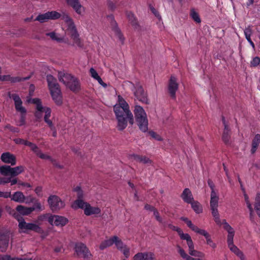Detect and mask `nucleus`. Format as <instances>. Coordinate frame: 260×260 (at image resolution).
<instances>
[{
    "instance_id": "1",
    "label": "nucleus",
    "mask_w": 260,
    "mask_h": 260,
    "mask_svg": "<svg viewBox=\"0 0 260 260\" xmlns=\"http://www.w3.org/2000/svg\"><path fill=\"white\" fill-rule=\"evenodd\" d=\"M113 110L117 121V127L118 130L125 129L128 121L131 125L134 124V116L129 110L128 104L120 95H118V102L114 106Z\"/></svg>"
},
{
    "instance_id": "2",
    "label": "nucleus",
    "mask_w": 260,
    "mask_h": 260,
    "mask_svg": "<svg viewBox=\"0 0 260 260\" xmlns=\"http://www.w3.org/2000/svg\"><path fill=\"white\" fill-rule=\"evenodd\" d=\"M61 19L63 20L62 29L66 34L69 35L74 43L78 46H81V42L79 38V34L73 18L67 13L63 12L61 14Z\"/></svg>"
},
{
    "instance_id": "3",
    "label": "nucleus",
    "mask_w": 260,
    "mask_h": 260,
    "mask_svg": "<svg viewBox=\"0 0 260 260\" xmlns=\"http://www.w3.org/2000/svg\"><path fill=\"white\" fill-rule=\"evenodd\" d=\"M47 81L52 100L57 105H61L62 104V96L56 79L53 76L48 75Z\"/></svg>"
},
{
    "instance_id": "4",
    "label": "nucleus",
    "mask_w": 260,
    "mask_h": 260,
    "mask_svg": "<svg viewBox=\"0 0 260 260\" xmlns=\"http://www.w3.org/2000/svg\"><path fill=\"white\" fill-rule=\"evenodd\" d=\"M169 227L172 230L175 231L178 233L181 239L186 241V244L188 247V252L190 255L199 257L204 256V254L202 252L194 249L193 242L190 236L188 234L184 233L182 230L177 226L169 225Z\"/></svg>"
},
{
    "instance_id": "5",
    "label": "nucleus",
    "mask_w": 260,
    "mask_h": 260,
    "mask_svg": "<svg viewBox=\"0 0 260 260\" xmlns=\"http://www.w3.org/2000/svg\"><path fill=\"white\" fill-rule=\"evenodd\" d=\"M13 216L17 219L18 221L19 232L20 233H26L28 231H33L39 234L44 233V230L37 223H27L21 217H20L17 213L13 211Z\"/></svg>"
},
{
    "instance_id": "6",
    "label": "nucleus",
    "mask_w": 260,
    "mask_h": 260,
    "mask_svg": "<svg viewBox=\"0 0 260 260\" xmlns=\"http://www.w3.org/2000/svg\"><path fill=\"white\" fill-rule=\"evenodd\" d=\"M134 112L139 129L143 132H146L148 129V120L145 110L140 106L136 105Z\"/></svg>"
},
{
    "instance_id": "7",
    "label": "nucleus",
    "mask_w": 260,
    "mask_h": 260,
    "mask_svg": "<svg viewBox=\"0 0 260 260\" xmlns=\"http://www.w3.org/2000/svg\"><path fill=\"white\" fill-rule=\"evenodd\" d=\"M59 80L62 82L71 90L76 92L80 88L78 80L70 74L59 72L58 74Z\"/></svg>"
},
{
    "instance_id": "8",
    "label": "nucleus",
    "mask_w": 260,
    "mask_h": 260,
    "mask_svg": "<svg viewBox=\"0 0 260 260\" xmlns=\"http://www.w3.org/2000/svg\"><path fill=\"white\" fill-rule=\"evenodd\" d=\"M74 209L81 208L84 210V214L87 216L97 215L101 214V209L96 206H92L89 203L82 200H77L72 205Z\"/></svg>"
},
{
    "instance_id": "9",
    "label": "nucleus",
    "mask_w": 260,
    "mask_h": 260,
    "mask_svg": "<svg viewBox=\"0 0 260 260\" xmlns=\"http://www.w3.org/2000/svg\"><path fill=\"white\" fill-rule=\"evenodd\" d=\"M219 196L215 191L211 192V198L210 202V206L211 211V214L213 217L215 223L219 225H221V220L220 218L218 210Z\"/></svg>"
},
{
    "instance_id": "10",
    "label": "nucleus",
    "mask_w": 260,
    "mask_h": 260,
    "mask_svg": "<svg viewBox=\"0 0 260 260\" xmlns=\"http://www.w3.org/2000/svg\"><path fill=\"white\" fill-rule=\"evenodd\" d=\"M48 203L50 208L53 211L59 210L65 206V203L59 197L55 195H51L48 199Z\"/></svg>"
},
{
    "instance_id": "11",
    "label": "nucleus",
    "mask_w": 260,
    "mask_h": 260,
    "mask_svg": "<svg viewBox=\"0 0 260 260\" xmlns=\"http://www.w3.org/2000/svg\"><path fill=\"white\" fill-rule=\"evenodd\" d=\"M61 17V14L55 11H49L44 14H39L35 19V21H38L41 23L47 21L49 20L58 19Z\"/></svg>"
},
{
    "instance_id": "12",
    "label": "nucleus",
    "mask_w": 260,
    "mask_h": 260,
    "mask_svg": "<svg viewBox=\"0 0 260 260\" xmlns=\"http://www.w3.org/2000/svg\"><path fill=\"white\" fill-rule=\"evenodd\" d=\"M67 5L71 7L75 13L82 15L85 11V8L81 4L80 0H65Z\"/></svg>"
},
{
    "instance_id": "13",
    "label": "nucleus",
    "mask_w": 260,
    "mask_h": 260,
    "mask_svg": "<svg viewBox=\"0 0 260 260\" xmlns=\"http://www.w3.org/2000/svg\"><path fill=\"white\" fill-rule=\"evenodd\" d=\"M48 221L52 225L62 227L68 223V219L61 216L50 215L48 218Z\"/></svg>"
},
{
    "instance_id": "14",
    "label": "nucleus",
    "mask_w": 260,
    "mask_h": 260,
    "mask_svg": "<svg viewBox=\"0 0 260 260\" xmlns=\"http://www.w3.org/2000/svg\"><path fill=\"white\" fill-rule=\"evenodd\" d=\"M75 249L78 255L82 256L84 258H90L91 256V254L88 249L86 246L82 243H76Z\"/></svg>"
},
{
    "instance_id": "15",
    "label": "nucleus",
    "mask_w": 260,
    "mask_h": 260,
    "mask_svg": "<svg viewBox=\"0 0 260 260\" xmlns=\"http://www.w3.org/2000/svg\"><path fill=\"white\" fill-rule=\"evenodd\" d=\"M28 103H31L36 105V112L35 113V117L38 119H40L43 116V113H44V107L42 105L41 101L40 99L35 98L27 100Z\"/></svg>"
},
{
    "instance_id": "16",
    "label": "nucleus",
    "mask_w": 260,
    "mask_h": 260,
    "mask_svg": "<svg viewBox=\"0 0 260 260\" xmlns=\"http://www.w3.org/2000/svg\"><path fill=\"white\" fill-rule=\"evenodd\" d=\"M133 86V90L136 98L140 102L146 103L148 101L147 95L141 85L137 84L135 86Z\"/></svg>"
},
{
    "instance_id": "17",
    "label": "nucleus",
    "mask_w": 260,
    "mask_h": 260,
    "mask_svg": "<svg viewBox=\"0 0 260 260\" xmlns=\"http://www.w3.org/2000/svg\"><path fill=\"white\" fill-rule=\"evenodd\" d=\"M11 236L10 231L0 232V248L2 251H5L7 249Z\"/></svg>"
},
{
    "instance_id": "18",
    "label": "nucleus",
    "mask_w": 260,
    "mask_h": 260,
    "mask_svg": "<svg viewBox=\"0 0 260 260\" xmlns=\"http://www.w3.org/2000/svg\"><path fill=\"white\" fill-rule=\"evenodd\" d=\"M133 260H157L154 253L150 251L138 252L136 254Z\"/></svg>"
},
{
    "instance_id": "19",
    "label": "nucleus",
    "mask_w": 260,
    "mask_h": 260,
    "mask_svg": "<svg viewBox=\"0 0 260 260\" xmlns=\"http://www.w3.org/2000/svg\"><path fill=\"white\" fill-rule=\"evenodd\" d=\"M11 98L14 101L15 107L16 111L21 113L22 114H25L26 111L25 108L22 106V102L20 98L16 94H12Z\"/></svg>"
},
{
    "instance_id": "20",
    "label": "nucleus",
    "mask_w": 260,
    "mask_h": 260,
    "mask_svg": "<svg viewBox=\"0 0 260 260\" xmlns=\"http://www.w3.org/2000/svg\"><path fill=\"white\" fill-rule=\"evenodd\" d=\"M178 88V84L176 78L174 76H171L169 83L168 89L171 96L173 98H175L176 92Z\"/></svg>"
},
{
    "instance_id": "21",
    "label": "nucleus",
    "mask_w": 260,
    "mask_h": 260,
    "mask_svg": "<svg viewBox=\"0 0 260 260\" xmlns=\"http://www.w3.org/2000/svg\"><path fill=\"white\" fill-rule=\"evenodd\" d=\"M223 228L228 232L227 242L233 241L235 235V230L234 229L226 222V220L223 219L221 221V225Z\"/></svg>"
},
{
    "instance_id": "22",
    "label": "nucleus",
    "mask_w": 260,
    "mask_h": 260,
    "mask_svg": "<svg viewBox=\"0 0 260 260\" xmlns=\"http://www.w3.org/2000/svg\"><path fill=\"white\" fill-rule=\"evenodd\" d=\"M1 160L5 163L14 166L16 163V157L10 152L3 153L1 157Z\"/></svg>"
},
{
    "instance_id": "23",
    "label": "nucleus",
    "mask_w": 260,
    "mask_h": 260,
    "mask_svg": "<svg viewBox=\"0 0 260 260\" xmlns=\"http://www.w3.org/2000/svg\"><path fill=\"white\" fill-rule=\"evenodd\" d=\"M230 250L238 256L241 260H245L243 253L234 244V240L227 242Z\"/></svg>"
},
{
    "instance_id": "24",
    "label": "nucleus",
    "mask_w": 260,
    "mask_h": 260,
    "mask_svg": "<svg viewBox=\"0 0 260 260\" xmlns=\"http://www.w3.org/2000/svg\"><path fill=\"white\" fill-rule=\"evenodd\" d=\"M16 211L20 214L24 216L29 215L34 211L35 208L27 207L23 205H18L16 208Z\"/></svg>"
},
{
    "instance_id": "25",
    "label": "nucleus",
    "mask_w": 260,
    "mask_h": 260,
    "mask_svg": "<svg viewBox=\"0 0 260 260\" xmlns=\"http://www.w3.org/2000/svg\"><path fill=\"white\" fill-rule=\"evenodd\" d=\"M11 200L15 202L23 203L25 202V196L19 191L15 192L12 195L11 194Z\"/></svg>"
},
{
    "instance_id": "26",
    "label": "nucleus",
    "mask_w": 260,
    "mask_h": 260,
    "mask_svg": "<svg viewBox=\"0 0 260 260\" xmlns=\"http://www.w3.org/2000/svg\"><path fill=\"white\" fill-rule=\"evenodd\" d=\"M205 238L206 240V243L210 247L214 249L216 247V244L214 243L211 239L210 235L205 230H203L199 234Z\"/></svg>"
},
{
    "instance_id": "27",
    "label": "nucleus",
    "mask_w": 260,
    "mask_h": 260,
    "mask_svg": "<svg viewBox=\"0 0 260 260\" xmlns=\"http://www.w3.org/2000/svg\"><path fill=\"white\" fill-rule=\"evenodd\" d=\"M29 78V77L24 78H21L18 77H13L9 75L1 76L2 81H10L13 83L19 82L21 80H27Z\"/></svg>"
},
{
    "instance_id": "28",
    "label": "nucleus",
    "mask_w": 260,
    "mask_h": 260,
    "mask_svg": "<svg viewBox=\"0 0 260 260\" xmlns=\"http://www.w3.org/2000/svg\"><path fill=\"white\" fill-rule=\"evenodd\" d=\"M181 198L184 202L187 203H191L193 200L192 193L188 188H185L184 189L181 194Z\"/></svg>"
},
{
    "instance_id": "29",
    "label": "nucleus",
    "mask_w": 260,
    "mask_h": 260,
    "mask_svg": "<svg viewBox=\"0 0 260 260\" xmlns=\"http://www.w3.org/2000/svg\"><path fill=\"white\" fill-rule=\"evenodd\" d=\"M89 73L91 77L93 78L94 79L97 80L98 83L101 86H102L104 88H106L107 87V84L103 81L101 78L99 76L97 72L93 68H92L90 69Z\"/></svg>"
},
{
    "instance_id": "30",
    "label": "nucleus",
    "mask_w": 260,
    "mask_h": 260,
    "mask_svg": "<svg viewBox=\"0 0 260 260\" xmlns=\"http://www.w3.org/2000/svg\"><path fill=\"white\" fill-rule=\"evenodd\" d=\"M260 143V135L256 134L254 137L252 141L251 149L250 150L251 154H254L256 152Z\"/></svg>"
},
{
    "instance_id": "31",
    "label": "nucleus",
    "mask_w": 260,
    "mask_h": 260,
    "mask_svg": "<svg viewBox=\"0 0 260 260\" xmlns=\"http://www.w3.org/2000/svg\"><path fill=\"white\" fill-rule=\"evenodd\" d=\"M44 120L48 124L51 129H53L54 127L51 120H49V118L51 116V110L50 108L44 107Z\"/></svg>"
},
{
    "instance_id": "32",
    "label": "nucleus",
    "mask_w": 260,
    "mask_h": 260,
    "mask_svg": "<svg viewBox=\"0 0 260 260\" xmlns=\"http://www.w3.org/2000/svg\"><path fill=\"white\" fill-rule=\"evenodd\" d=\"M222 121L224 126V128L222 135V139L223 141L226 143L229 141L230 136V129L229 127V126L225 123V120L223 118L222 119Z\"/></svg>"
},
{
    "instance_id": "33",
    "label": "nucleus",
    "mask_w": 260,
    "mask_h": 260,
    "mask_svg": "<svg viewBox=\"0 0 260 260\" xmlns=\"http://www.w3.org/2000/svg\"><path fill=\"white\" fill-rule=\"evenodd\" d=\"M178 253L181 257L185 260H200L199 258H194L188 255L184 250L179 245L177 246Z\"/></svg>"
},
{
    "instance_id": "34",
    "label": "nucleus",
    "mask_w": 260,
    "mask_h": 260,
    "mask_svg": "<svg viewBox=\"0 0 260 260\" xmlns=\"http://www.w3.org/2000/svg\"><path fill=\"white\" fill-rule=\"evenodd\" d=\"M24 171V167L22 166H17L14 168L11 167L10 176H16L22 173Z\"/></svg>"
},
{
    "instance_id": "35",
    "label": "nucleus",
    "mask_w": 260,
    "mask_h": 260,
    "mask_svg": "<svg viewBox=\"0 0 260 260\" xmlns=\"http://www.w3.org/2000/svg\"><path fill=\"white\" fill-rule=\"evenodd\" d=\"M134 159L137 162H139L144 164H151V160L144 156H140L138 155H134Z\"/></svg>"
},
{
    "instance_id": "36",
    "label": "nucleus",
    "mask_w": 260,
    "mask_h": 260,
    "mask_svg": "<svg viewBox=\"0 0 260 260\" xmlns=\"http://www.w3.org/2000/svg\"><path fill=\"white\" fill-rule=\"evenodd\" d=\"M114 26L112 28V30L114 33L115 35L117 37V38L122 42L123 43L124 41V37L122 35L119 28L117 27V24L115 21H113Z\"/></svg>"
},
{
    "instance_id": "37",
    "label": "nucleus",
    "mask_w": 260,
    "mask_h": 260,
    "mask_svg": "<svg viewBox=\"0 0 260 260\" xmlns=\"http://www.w3.org/2000/svg\"><path fill=\"white\" fill-rule=\"evenodd\" d=\"M114 244V236L102 242L100 245L101 250H104L107 247H110Z\"/></svg>"
},
{
    "instance_id": "38",
    "label": "nucleus",
    "mask_w": 260,
    "mask_h": 260,
    "mask_svg": "<svg viewBox=\"0 0 260 260\" xmlns=\"http://www.w3.org/2000/svg\"><path fill=\"white\" fill-rule=\"evenodd\" d=\"M191 205V207L196 213L199 214L202 212V208L200 204L193 200L191 203H189Z\"/></svg>"
},
{
    "instance_id": "39",
    "label": "nucleus",
    "mask_w": 260,
    "mask_h": 260,
    "mask_svg": "<svg viewBox=\"0 0 260 260\" xmlns=\"http://www.w3.org/2000/svg\"><path fill=\"white\" fill-rule=\"evenodd\" d=\"M127 17L131 24L135 28H137L138 26V22L134 14L132 12H128L127 13Z\"/></svg>"
},
{
    "instance_id": "40",
    "label": "nucleus",
    "mask_w": 260,
    "mask_h": 260,
    "mask_svg": "<svg viewBox=\"0 0 260 260\" xmlns=\"http://www.w3.org/2000/svg\"><path fill=\"white\" fill-rule=\"evenodd\" d=\"M46 36L49 37L52 40L56 41L58 42H62L63 41V38L59 36L55 32H51L46 34Z\"/></svg>"
},
{
    "instance_id": "41",
    "label": "nucleus",
    "mask_w": 260,
    "mask_h": 260,
    "mask_svg": "<svg viewBox=\"0 0 260 260\" xmlns=\"http://www.w3.org/2000/svg\"><path fill=\"white\" fill-rule=\"evenodd\" d=\"M114 244H115L117 248L119 250L124 248V246L126 245L117 236H114Z\"/></svg>"
},
{
    "instance_id": "42",
    "label": "nucleus",
    "mask_w": 260,
    "mask_h": 260,
    "mask_svg": "<svg viewBox=\"0 0 260 260\" xmlns=\"http://www.w3.org/2000/svg\"><path fill=\"white\" fill-rule=\"evenodd\" d=\"M11 167L4 165L0 166V173L4 176L10 175Z\"/></svg>"
},
{
    "instance_id": "43",
    "label": "nucleus",
    "mask_w": 260,
    "mask_h": 260,
    "mask_svg": "<svg viewBox=\"0 0 260 260\" xmlns=\"http://www.w3.org/2000/svg\"><path fill=\"white\" fill-rule=\"evenodd\" d=\"M186 223L192 231H194L196 233L200 234L201 232V231L203 230L199 228L197 226L193 224L190 220L187 221Z\"/></svg>"
},
{
    "instance_id": "44",
    "label": "nucleus",
    "mask_w": 260,
    "mask_h": 260,
    "mask_svg": "<svg viewBox=\"0 0 260 260\" xmlns=\"http://www.w3.org/2000/svg\"><path fill=\"white\" fill-rule=\"evenodd\" d=\"M190 15L196 22L199 23L201 22L199 14L194 9L190 10Z\"/></svg>"
},
{
    "instance_id": "45",
    "label": "nucleus",
    "mask_w": 260,
    "mask_h": 260,
    "mask_svg": "<svg viewBox=\"0 0 260 260\" xmlns=\"http://www.w3.org/2000/svg\"><path fill=\"white\" fill-rule=\"evenodd\" d=\"M254 208L257 212L260 211V193H257L255 198Z\"/></svg>"
},
{
    "instance_id": "46",
    "label": "nucleus",
    "mask_w": 260,
    "mask_h": 260,
    "mask_svg": "<svg viewBox=\"0 0 260 260\" xmlns=\"http://www.w3.org/2000/svg\"><path fill=\"white\" fill-rule=\"evenodd\" d=\"M36 155L41 159H48V160H50V161H52L51 157L49 155H48L46 154L43 153L40 150L37 153Z\"/></svg>"
},
{
    "instance_id": "47",
    "label": "nucleus",
    "mask_w": 260,
    "mask_h": 260,
    "mask_svg": "<svg viewBox=\"0 0 260 260\" xmlns=\"http://www.w3.org/2000/svg\"><path fill=\"white\" fill-rule=\"evenodd\" d=\"M27 146H29L31 150L35 153L36 154H37V153L40 151L38 146L31 142H28V143H27Z\"/></svg>"
},
{
    "instance_id": "48",
    "label": "nucleus",
    "mask_w": 260,
    "mask_h": 260,
    "mask_svg": "<svg viewBox=\"0 0 260 260\" xmlns=\"http://www.w3.org/2000/svg\"><path fill=\"white\" fill-rule=\"evenodd\" d=\"M124 248L121 249L120 251L123 253L126 258H128L130 255V248L126 245Z\"/></svg>"
},
{
    "instance_id": "49",
    "label": "nucleus",
    "mask_w": 260,
    "mask_h": 260,
    "mask_svg": "<svg viewBox=\"0 0 260 260\" xmlns=\"http://www.w3.org/2000/svg\"><path fill=\"white\" fill-rule=\"evenodd\" d=\"M74 190L76 191L77 193V197L78 198V200H82V198L83 197V191L81 189L80 187L79 186H76L74 189Z\"/></svg>"
},
{
    "instance_id": "50",
    "label": "nucleus",
    "mask_w": 260,
    "mask_h": 260,
    "mask_svg": "<svg viewBox=\"0 0 260 260\" xmlns=\"http://www.w3.org/2000/svg\"><path fill=\"white\" fill-rule=\"evenodd\" d=\"M48 217L49 215L48 214L41 215L38 217L36 222L38 223L37 224L39 225V224H41L42 221H43L47 218H48Z\"/></svg>"
},
{
    "instance_id": "51",
    "label": "nucleus",
    "mask_w": 260,
    "mask_h": 260,
    "mask_svg": "<svg viewBox=\"0 0 260 260\" xmlns=\"http://www.w3.org/2000/svg\"><path fill=\"white\" fill-rule=\"evenodd\" d=\"M260 63V58L258 57H254L250 62V66L253 67L257 66Z\"/></svg>"
},
{
    "instance_id": "52",
    "label": "nucleus",
    "mask_w": 260,
    "mask_h": 260,
    "mask_svg": "<svg viewBox=\"0 0 260 260\" xmlns=\"http://www.w3.org/2000/svg\"><path fill=\"white\" fill-rule=\"evenodd\" d=\"M244 33L245 37H247L248 38L249 37H251L252 33L251 27L248 26V27H246L244 30Z\"/></svg>"
},
{
    "instance_id": "53",
    "label": "nucleus",
    "mask_w": 260,
    "mask_h": 260,
    "mask_svg": "<svg viewBox=\"0 0 260 260\" xmlns=\"http://www.w3.org/2000/svg\"><path fill=\"white\" fill-rule=\"evenodd\" d=\"M244 197L245 201L246 203L247 208H248V209L249 210L252 211V205H251V204L250 202V201L249 200L248 196H247V194L244 193Z\"/></svg>"
},
{
    "instance_id": "54",
    "label": "nucleus",
    "mask_w": 260,
    "mask_h": 260,
    "mask_svg": "<svg viewBox=\"0 0 260 260\" xmlns=\"http://www.w3.org/2000/svg\"><path fill=\"white\" fill-rule=\"evenodd\" d=\"M34 206L33 207H31V208H35V210H42L43 209L41 203L38 201H35Z\"/></svg>"
},
{
    "instance_id": "55",
    "label": "nucleus",
    "mask_w": 260,
    "mask_h": 260,
    "mask_svg": "<svg viewBox=\"0 0 260 260\" xmlns=\"http://www.w3.org/2000/svg\"><path fill=\"white\" fill-rule=\"evenodd\" d=\"M14 142L17 144H23L26 146H27V143L28 142V141L20 138L14 139Z\"/></svg>"
},
{
    "instance_id": "56",
    "label": "nucleus",
    "mask_w": 260,
    "mask_h": 260,
    "mask_svg": "<svg viewBox=\"0 0 260 260\" xmlns=\"http://www.w3.org/2000/svg\"><path fill=\"white\" fill-rule=\"evenodd\" d=\"M25 199H26L25 200V202L24 203H25L26 204H29L30 203H34L35 201V199L31 196L25 197Z\"/></svg>"
},
{
    "instance_id": "57",
    "label": "nucleus",
    "mask_w": 260,
    "mask_h": 260,
    "mask_svg": "<svg viewBox=\"0 0 260 260\" xmlns=\"http://www.w3.org/2000/svg\"><path fill=\"white\" fill-rule=\"evenodd\" d=\"M11 197L10 191H0V198H8Z\"/></svg>"
},
{
    "instance_id": "58",
    "label": "nucleus",
    "mask_w": 260,
    "mask_h": 260,
    "mask_svg": "<svg viewBox=\"0 0 260 260\" xmlns=\"http://www.w3.org/2000/svg\"><path fill=\"white\" fill-rule=\"evenodd\" d=\"M149 134H150V135L152 138H154L155 139H156L157 140L160 141L162 140L160 136L154 132H150L149 133Z\"/></svg>"
},
{
    "instance_id": "59",
    "label": "nucleus",
    "mask_w": 260,
    "mask_h": 260,
    "mask_svg": "<svg viewBox=\"0 0 260 260\" xmlns=\"http://www.w3.org/2000/svg\"><path fill=\"white\" fill-rule=\"evenodd\" d=\"M153 215L154 216H155L156 219L159 221V222H161L162 221V219L159 216V213L158 212V211L156 210H154L153 211Z\"/></svg>"
},
{
    "instance_id": "60",
    "label": "nucleus",
    "mask_w": 260,
    "mask_h": 260,
    "mask_svg": "<svg viewBox=\"0 0 260 260\" xmlns=\"http://www.w3.org/2000/svg\"><path fill=\"white\" fill-rule=\"evenodd\" d=\"M42 188L41 186H38L36 188L35 191L38 196H42Z\"/></svg>"
},
{
    "instance_id": "61",
    "label": "nucleus",
    "mask_w": 260,
    "mask_h": 260,
    "mask_svg": "<svg viewBox=\"0 0 260 260\" xmlns=\"http://www.w3.org/2000/svg\"><path fill=\"white\" fill-rule=\"evenodd\" d=\"M7 127L10 131L12 132L18 133L19 132V129L18 128L12 126L10 125H8Z\"/></svg>"
},
{
    "instance_id": "62",
    "label": "nucleus",
    "mask_w": 260,
    "mask_h": 260,
    "mask_svg": "<svg viewBox=\"0 0 260 260\" xmlns=\"http://www.w3.org/2000/svg\"><path fill=\"white\" fill-rule=\"evenodd\" d=\"M208 185L211 189V191H215L214 190V185L213 182L211 180H208Z\"/></svg>"
},
{
    "instance_id": "63",
    "label": "nucleus",
    "mask_w": 260,
    "mask_h": 260,
    "mask_svg": "<svg viewBox=\"0 0 260 260\" xmlns=\"http://www.w3.org/2000/svg\"><path fill=\"white\" fill-rule=\"evenodd\" d=\"M1 180H2V184H5V183H10V182L11 181V178H1Z\"/></svg>"
},
{
    "instance_id": "64",
    "label": "nucleus",
    "mask_w": 260,
    "mask_h": 260,
    "mask_svg": "<svg viewBox=\"0 0 260 260\" xmlns=\"http://www.w3.org/2000/svg\"><path fill=\"white\" fill-rule=\"evenodd\" d=\"M10 260H32L31 258H27L26 257H14L13 258H10Z\"/></svg>"
}]
</instances>
